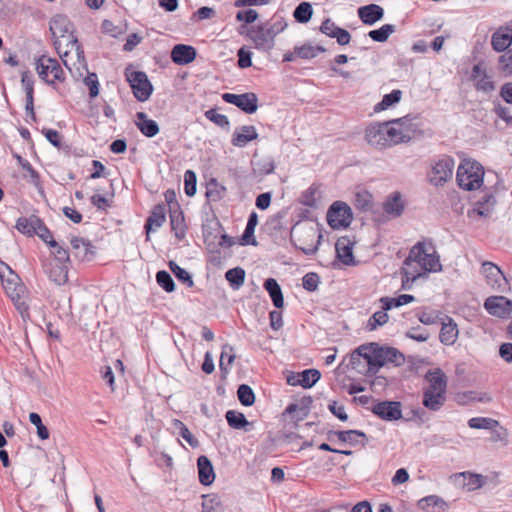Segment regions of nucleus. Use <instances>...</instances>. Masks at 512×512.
Returning a JSON list of instances; mask_svg holds the SVG:
<instances>
[{"mask_svg": "<svg viewBox=\"0 0 512 512\" xmlns=\"http://www.w3.org/2000/svg\"><path fill=\"white\" fill-rule=\"evenodd\" d=\"M236 355L234 353V348L229 344H225L222 347L221 355H220V370L223 374H227L230 370V367L234 363Z\"/></svg>", "mask_w": 512, "mask_h": 512, "instance_id": "obj_36", "label": "nucleus"}, {"mask_svg": "<svg viewBox=\"0 0 512 512\" xmlns=\"http://www.w3.org/2000/svg\"><path fill=\"white\" fill-rule=\"evenodd\" d=\"M402 92L400 90H393L391 93L384 95L381 102L375 106V111H382L398 103L401 99Z\"/></svg>", "mask_w": 512, "mask_h": 512, "instance_id": "obj_51", "label": "nucleus"}, {"mask_svg": "<svg viewBox=\"0 0 512 512\" xmlns=\"http://www.w3.org/2000/svg\"><path fill=\"white\" fill-rule=\"evenodd\" d=\"M496 204V199L493 194L486 193L480 200H478L473 208L468 211V217L473 221L487 219L493 213Z\"/></svg>", "mask_w": 512, "mask_h": 512, "instance_id": "obj_15", "label": "nucleus"}, {"mask_svg": "<svg viewBox=\"0 0 512 512\" xmlns=\"http://www.w3.org/2000/svg\"><path fill=\"white\" fill-rule=\"evenodd\" d=\"M355 205L361 210H369L372 208V196L367 191L358 192L356 194Z\"/></svg>", "mask_w": 512, "mask_h": 512, "instance_id": "obj_58", "label": "nucleus"}, {"mask_svg": "<svg viewBox=\"0 0 512 512\" xmlns=\"http://www.w3.org/2000/svg\"><path fill=\"white\" fill-rule=\"evenodd\" d=\"M445 400L446 395L423 392L422 403L431 411H438L444 405Z\"/></svg>", "mask_w": 512, "mask_h": 512, "instance_id": "obj_39", "label": "nucleus"}, {"mask_svg": "<svg viewBox=\"0 0 512 512\" xmlns=\"http://www.w3.org/2000/svg\"><path fill=\"white\" fill-rule=\"evenodd\" d=\"M125 76L130 84L135 98L140 102H145L148 100L153 92V86L149 81L146 73L127 68L125 71Z\"/></svg>", "mask_w": 512, "mask_h": 512, "instance_id": "obj_7", "label": "nucleus"}, {"mask_svg": "<svg viewBox=\"0 0 512 512\" xmlns=\"http://www.w3.org/2000/svg\"><path fill=\"white\" fill-rule=\"evenodd\" d=\"M85 85L89 88V95L90 97L94 98L98 96L99 94V82L98 77L95 73H90L85 79H84Z\"/></svg>", "mask_w": 512, "mask_h": 512, "instance_id": "obj_62", "label": "nucleus"}, {"mask_svg": "<svg viewBox=\"0 0 512 512\" xmlns=\"http://www.w3.org/2000/svg\"><path fill=\"white\" fill-rule=\"evenodd\" d=\"M196 181V174L192 170H187L184 174V190L187 196L196 193Z\"/></svg>", "mask_w": 512, "mask_h": 512, "instance_id": "obj_57", "label": "nucleus"}, {"mask_svg": "<svg viewBox=\"0 0 512 512\" xmlns=\"http://www.w3.org/2000/svg\"><path fill=\"white\" fill-rule=\"evenodd\" d=\"M372 412L386 421H394L402 417L401 404L395 401L379 402L374 405Z\"/></svg>", "mask_w": 512, "mask_h": 512, "instance_id": "obj_18", "label": "nucleus"}, {"mask_svg": "<svg viewBox=\"0 0 512 512\" xmlns=\"http://www.w3.org/2000/svg\"><path fill=\"white\" fill-rule=\"evenodd\" d=\"M196 55V49L185 44H177L171 51V59L177 65H187L193 62Z\"/></svg>", "mask_w": 512, "mask_h": 512, "instance_id": "obj_20", "label": "nucleus"}, {"mask_svg": "<svg viewBox=\"0 0 512 512\" xmlns=\"http://www.w3.org/2000/svg\"><path fill=\"white\" fill-rule=\"evenodd\" d=\"M205 116L210 121L214 122L220 127H228L229 120L226 115L220 114L216 109H210L205 112Z\"/></svg>", "mask_w": 512, "mask_h": 512, "instance_id": "obj_59", "label": "nucleus"}, {"mask_svg": "<svg viewBox=\"0 0 512 512\" xmlns=\"http://www.w3.org/2000/svg\"><path fill=\"white\" fill-rule=\"evenodd\" d=\"M386 136L388 137L389 145L394 146L400 143L409 142L416 133V125L409 117H402L385 122Z\"/></svg>", "mask_w": 512, "mask_h": 512, "instance_id": "obj_6", "label": "nucleus"}, {"mask_svg": "<svg viewBox=\"0 0 512 512\" xmlns=\"http://www.w3.org/2000/svg\"><path fill=\"white\" fill-rule=\"evenodd\" d=\"M417 507L424 512H445L448 503L437 495H429L417 502Z\"/></svg>", "mask_w": 512, "mask_h": 512, "instance_id": "obj_23", "label": "nucleus"}, {"mask_svg": "<svg viewBox=\"0 0 512 512\" xmlns=\"http://www.w3.org/2000/svg\"><path fill=\"white\" fill-rule=\"evenodd\" d=\"M383 208L385 213L392 218L400 216L404 209L400 194L393 193L388 197L384 202Z\"/></svg>", "mask_w": 512, "mask_h": 512, "instance_id": "obj_33", "label": "nucleus"}, {"mask_svg": "<svg viewBox=\"0 0 512 512\" xmlns=\"http://www.w3.org/2000/svg\"><path fill=\"white\" fill-rule=\"evenodd\" d=\"M50 31L54 38V45L64 65L72 70L86 69L84 51L73 34V25L67 16L58 14L50 21Z\"/></svg>", "mask_w": 512, "mask_h": 512, "instance_id": "obj_1", "label": "nucleus"}, {"mask_svg": "<svg viewBox=\"0 0 512 512\" xmlns=\"http://www.w3.org/2000/svg\"><path fill=\"white\" fill-rule=\"evenodd\" d=\"M386 131L385 122L371 124L365 130V139L370 146L377 149L390 147Z\"/></svg>", "mask_w": 512, "mask_h": 512, "instance_id": "obj_14", "label": "nucleus"}, {"mask_svg": "<svg viewBox=\"0 0 512 512\" xmlns=\"http://www.w3.org/2000/svg\"><path fill=\"white\" fill-rule=\"evenodd\" d=\"M395 31L394 25L385 24L379 29L371 30L368 35L369 37L376 42H384L389 36Z\"/></svg>", "mask_w": 512, "mask_h": 512, "instance_id": "obj_48", "label": "nucleus"}, {"mask_svg": "<svg viewBox=\"0 0 512 512\" xmlns=\"http://www.w3.org/2000/svg\"><path fill=\"white\" fill-rule=\"evenodd\" d=\"M225 278L232 288L237 290L244 284L245 271L240 267L229 269L225 273Z\"/></svg>", "mask_w": 512, "mask_h": 512, "instance_id": "obj_40", "label": "nucleus"}, {"mask_svg": "<svg viewBox=\"0 0 512 512\" xmlns=\"http://www.w3.org/2000/svg\"><path fill=\"white\" fill-rule=\"evenodd\" d=\"M350 364L353 369L360 373H365L367 369L366 355L364 352L360 351V347L351 354Z\"/></svg>", "mask_w": 512, "mask_h": 512, "instance_id": "obj_50", "label": "nucleus"}, {"mask_svg": "<svg viewBox=\"0 0 512 512\" xmlns=\"http://www.w3.org/2000/svg\"><path fill=\"white\" fill-rule=\"evenodd\" d=\"M360 351L366 355L367 369L365 374H375L381 367L388 363L396 366L404 362V356L397 349L391 347H379L377 344L361 345Z\"/></svg>", "mask_w": 512, "mask_h": 512, "instance_id": "obj_2", "label": "nucleus"}, {"mask_svg": "<svg viewBox=\"0 0 512 512\" xmlns=\"http://www.w3.org/2000/svg\"><path fill=\"white\" fill-rule=\"evenodd\" d=\"M459 330L455 321L446 317L445 321L442 322V327L439 333L440 342L444 345H453L458 338Z\"/></svg>", "mask_w": 512, "mask_h": 512, "instance_id": "obj_26", "label": "nucleus"}, {"mask_svg": "<svg viewBox=\"0 0 512 512\" xmlns=\"http://www.w3.org/2000/svg\"><path fill=\"white\" fill-rule=\"evenodd\" d=\"M320 372L316 369H307L297 374V382L303 388H311L320 379Z\"/></svg>", "mask_w": 512, "mask_h": 512, "instance_id": "obj_38", "label": "nucleus"}, {"mask_svg": "<svg viewBox=\"0 0 512 512\" xmlns=\"http://www.w3.org/2000/svg\"><path fill=\"white\" fill-rule=\"evenodd\" d=\"M484 174V168L478 161L464 159L457 168L456 180L460 188L473 191L482 187Z\"/></svg>", "mask_w": 512, "mask_h": 512, "instance_id": "obj_4", "label": "nucleus"}, {"mask_svg": "<svg viewBox=\"0 0 512 512\" xmlns=\"http://www.w3.org/2000/svg\"><path fill=\"white\" fill-rule=\"evenodd\" d=\"M325 49L321 46H313L311 44H304L299 47H295V53L302 59H311L318 55L320 52H324Z\"/></svg>", "mask_w": 512, "mask_h": 512, "instance_id": "obj_47", "label": "nucleus"}, {"mask_svg": "<svg viewBox=\"0 0 512 512\" xmlns=\"http://www.w3.org/2000/svg\"><path fill=\"white\" fill-rule=\"evenodd\" d=\"M30 422L36 426L37 435L41 440H46L49 438V431L47 427L42 423L41 417L39 414L32 412L29 414Z\"/></svg>", "mask_w": 512, "mask_h": 512, "instance_id": "obj_53", "label": "nucleus"}, {"mask_svg": "<svg viewBox=\"0 0 512 512\" xmlns=\"http://www.w3.org/2000/svg\"><path fill=\"white\" fill-rule=\"evenodd\" d=\"M238 66L240 68H248L252 65V52L245 47H241L238 52Z\"/></svg>", "mask_w": 512, "mask_h": 512, "instance_id": "obj_63", "label": "nucleus"}, {"mask_svg": "<svg viewBox=\"0 0 512 512\" xmlns=\"http://www.w3.org/2000/svg\"><path fill=\"white\" fill-rule=\"evenodd\" d=\"M202 512H223L221 500L216 495H204L202 501Z\"/></svg>", "mask_w": 512, "mask_h": 512, "instance_id": "obj_42", "label": "nucleus"}, {"mask_svg": "<svg viewBox=\"0 0 512 512\" xmlns=\"http://www.w3.org/2000/svg\"><path fill=\"white\" fill-rule=\"evenodd\" d=\"M222 98L225 102L237 106L248 114L256 112L258 108V98L254 93H244L239 95L225 93L222 95Z\"/></svg>", "mask_w": 512, "mask_h": 512, "instance_id": "obj_13", "label": "nucleus"}, {"mask_svg": "<svg viewBox=\"0 0 512 512\" xmlns=\"http://www.w3.org/2000/svg\"><path fill=\"white\" fill-rule=\"evenodd\" d=\"M166 220V209H165V206L164 205H156L152 212H151V215L148 217L147 221H146V224H145V229H146V234H147V239H149V233L154 229V228H159L161 227L164 222Z\"/></svg>", "mask_w": 512, "mask_h": 512, "instance_id": "obj_31", "label": "nucleus"}, {"mask_svg": "<svg viewBox=\"0 0 512 512\" xmlns=\"http://www.w3.org/2000/svg\"><path fill=\"white\" fill-rule=\"evenodd\" d=\"M169 268L179 281L183 282L188 287H192L194 285L191 275L177 263L170 261Z\"/></svg>", "mask_w": 512, "mask_h": 512, "instance_id": "obj_52", "label": "nucleus"}, {"mask_svg": "<svg viewBox=\"0 0 512 512\" xmlns=\"http://www.w3.org/2000/svg\"><path fill=\"white\" fill-rule=\"evenodd\" d=\"M382 7L376 4H370L358 9V16L365 24L372 25L383 17Z\"/></svg>", "mask_w": 512, "mask_h": 512, "instance_id": "obj_30", "label": "nucleus"}, {"mask_svg": "<svg viewBox=\"0 0 512 512\" xmlns=\"http://www.w3.org/2000/svg\"><path fill=\"white\" fill-rule=\"evenodd\" d=\"M303 288L307 291H315L318 288L320 279L319 276L316 273L310 272L304 275L303 277Z\"/></svg>", "mask_w": 512, "mask_h": 512, "instance_id": "obj_61", "label": "nucleus"}, {"mask_svg": "<svg viewBox=\"0 0 512 512\" xmlns=\"http://www.w3.org/2000/svg\"><path fill=\"white\" fill-rule=\"evenodd\" d=\"M335 435L340 441L347 442L351 445L358 443L365 445L367 442L366 434L358 430L337 431Z\"/></svg>", "mask_w": 512, "mask_h": 512, "instance_id": "obj_35", "label": "nucleus"}, {"mask_svg": "<svg viewBox=\"0 0 512 512\" xmlns=\"http://www.w3.org/2000/svg\"><path fill=\"white\" fill-rule=\"evenodd\" d=\"M70 244L74 253V256L80 260H89L93 254V246L90 241L81 237H72Z\"/></svg>", "mask_w": 512, "mask_h": 512, "instance_id": "obj_28", "label": "nucleus"}, {"mask_svg": "<svg viewBox=\"0 0 512 512\" xmlns=\"http://www.w3.org/2000/svg\"><path fill=\"white\" fill-rule=\"evenodd\" d=\"M14 157L16 158L18 164L29 174L31 182L35 186H38L39 185L38 172L36 170H34L33 167L31 166V164L26 159L21 157L20 155L14 154Z\"/></svg>", "mask_w": 512, "mask_h": 512, "instance_id": "obj_56", "label": "nucleus"}, {"mask_svg": "<svg viewBox=\"0 0 512 512\" xmlns=\"http://www.w3.org/2000/svg\"><path fill=\"white\" fill-rule=\"evenodd\" d=\"M410 252H416L415 259L427 272H437L441 270L439 257L435 247L431 243L418 242L411 248Z\"/></svg>", "mask_w": 512, "mask_h": 512, "instance_id": "obj_8", "label": "nucleus"}, {"mask_svg": "<svg viewBox=\"0 0 512 512\" xmlns=\"http://www.w3.org/2000/svg\"><path fill=\"white\" fill-rule=\"evenodd\" d=\"M156 280L159 286H161L166 292H173L175 289V283L170 274L164 270L157 272Z\"/></svg>", "mask_w": 512, "mask_h": 512, "instance_id": "obj_54", "label": "nucleus"}, {"mask_svg": "<svg viewBox=\"0 0 512 512\" xmlns=\"http://www.w3.org/2000/svg\"><path fill=\"white\" fill-rule=\"evenodd\" d=\"M199 481L203 485H210L214 482L215 473L211 461L202 455L197 460Z\"/></svg>", "mask_w": 512, "mask_h": 512, "instance_id": "obj_29", "label": "nucleus"}, {"mask_svg": "<svg viewBox=\"0 0 512 512\" xmlns=\"http://www.w3.org/2000/svg\"><path fill=\"white\" fill-rule=\"evenodd\" d=\"M353 246L354 242L348 237H340L335 244L337 257L345 265L355 264Z\"/></svg>", "mask_w": 512, "mask_h": 512, "instance_id": "obj_21", "label": "nucleus"}, {"mask_svg": "<svg viewBox=\"0 0 512 512\" xmlns=\"http://www.w3.org/2000/svg\"><path fill=\"white\" fill-rule=\"evenodd\" d=\"M295 247L306 255L314 254L318 250L321 235L317 225L311 222H298L290 232Z\"/></svg>", "mask_w": 512, "mask_h": 512, "instance_id": "obj_3", "label": "nucleus"}, {"mask_svg": "<svg viewBox=\"0 0 512 512\" xmlns=\"http://www.w3.org/2000/svg\"><path fill=\"white\" fill-rule=\"evenodd\" d=\"M313 14V9L310 3L302 2L300 3L293 12L294 18L299 23H307Z\"/></svg>", "mask_w": 512, "mask_h": 512, "instance_id": "obj_44", "label": "nucleus"}, {"mask_svg": "<svg viewBox=\"0 0 512 512\" xmlns=\"http://www.w3.org/2000/svg\"><path fill=\"white\" fill-rule=\"evenodd\" d=\"M225 417L229 426L234 429H241L248 425V421L246 420L244 414L241 412L229 410L226 412Z\"/></svg>", "mask_w": 512, "mask_h": 512, "instance_id": "obj_46", "label": "nucleus"}, {"mask_svg": "<svg viewBox=\"0 0 512 512\" xmlns=\"http://www.w3.org/2000/svg\"><path fill=\"white\" fill-rule=\"evenodd\" d=\"M0 265H1L0 266L1 278L2 279L4 278V272H3L2 268L6 269L12 277V279L7 280L8 284L5 287V289H6L7 293L9 294V296L14 300L16 297H19V293L17 291V283L15 282V280H17V276L13 273V271L7 264L1 262Z\"/></svg>", "mask_w": 512, "mask_h": 512, "instance_id": "obj_43", "label": "nucleus"}, {"mask_svg": "<svg viewBox=\"0 0 512 512\" xmlns=\"http://www.w3.org/2000/svg\"><path fill=\"white\" fill-rule=\"evenodd\" d=\"M425 378L428 385L423 392L446 395L447 379L440 369L428 371Z\"/></svg>", "mask_w": 512, "mask_h": 512, "instance_id": "obj_19", "label": "nucleus"}, {"mask_svg": "<svg viewBox=\"0 0 512 512\" xmlns=\"http://www.w3.org/2000/svg\"><path fill=\"white\" fill-rule=\"evenodd\" d=\"M36 225H39V218L37 216L22 217L17 220L16 228L19 232L32 236L36 232Z\"/></svg>", "mask_w": 512, "mask_h": 512, "instance_id": "obj_37", "label": "nucleus"}, {"mask_svg": "<svg viewBox=\"0 0 512 512\" xmlns=\"http://www.w3.org/2000/svg\"><path fill=\"white\" fill-rule=\"evenodd\" d=\"M135 125L144 136L149 138L156 136L160 130L156 121L150 119L145 112L136 113Z\"/></svg>", "mask_w": 512, "mask_h": 512, "instance_id": "obj_27", "label": "nucleus"}, {"mask_svg": "<svg viewBox=\"0 0 512 512\" xmlns=\"http://www.w3.org/2000/svg\"><path fill=\"white\" fill-rule=\"evenodd\" d=\"M52 254L44 264V271L52 282L63 285L68 281L69 254L64 248L53 250Z\"/></svg>", "mask_w": 512, "mask_h": 512, "instance_id": "obj_5", "label": "nucleus"}, {"mask_svg": "<svg viewBox=\"0 0 512 512\" xmlns=\"http://www.w3.org/2000/svg\"><path fill=\"white\" fill-rule=\"evenodd\" d=\"M237 395L240 403L244 406H251L255 402V394L252 388L246 384H241L238 387Z\"/></svg>", "mask_w": 512, "mask_h": 512, "instance_id": "obj_49", "label": "nucleus"}, {"mask_svg": "<svg viewBox=\"0 0 512 512\" xmlns=\"http://www.w3.org/2000/svg\"><path fill=\"white\" fill-rule=\"evenodd\" d=\"M492 47L497 52L505 51L512 44V28L496 31L492 36Z\"/></svg>", "mask_w": 512, "mask_h": 512, "instance_id": "obj_32", "label": "nucleus"}, {"mask_svg": "<svg viewBox=\"0 0 512 512\" xmlns=\"http://www.w3.org/2000/svg\"><path fill=\"white\" fill-rule=\"evenodd\" d=\"M353 214L351 208L344 202H334L328 212L327 221L333 229L347 228L352 222Z\"/></svg>", "mask_w": 512, "mask_h": 512, "instance_id": "obj_10", "label": "nucleus"}, {"mask_svg": "<svg viewBox=\"0 0 512 512\" xmlns=\"http://www.w3.org/2000/svg\"><path fill=\"white\" fill-rule=\"evenodd\" d=\"M36 70L39 77L48 84L56 81L62 82L65 79L64 71L57 59L41 56L36 63Z\"/></svg>", "mask_w": 512, "mask_h": 512, "instance_id": "obj_9", "label": "nucleus"}, {"mask_svg": "<svg viewBox=\"0 0 512 512\" xmlns=\"http://www.w3.org/2000/svg\"><path fill=\"white\" fill-rule=\"evenodd\" d=\"M388 310L376 311L368 320L366 328L369 331H374L378 327L383 326L388 322L389 316L387 314Z\"/></svg>", "mask_w": 512, "mask_h": 512, "instance_id": "obj_45", "label": "nucleus"}, {"mask_svg": "<svg viewBox=\"0 0 512 512\" xmlns=\"http://www.w3.org/2000/svg\"><path fill=\"white\" fill-rule=\"evenodd\" d=\"M257 138L256 128L252 125H244L235 130L231 142L236 147H245L250 141Z\"/></svg>", "mask_w": 512, "mask_h": 512, "instance_id": "obj_25", "label": "nucleus"}, {"mask_svg": "<svg viewBox=\"0 0 512 512\" xmlns=\"http://www.w3.org/2000/svg\"><path fill=\"white\" fill-rule=\"evenodd\" d=\"M319 196L317 187L311 186L302 194V203L306 206L313 207L316 205Z\"/></svg>", "mask_w": 512, "mask_h": 512, "instance_id": "obj_60", "label": "nucleus"}, {"mask_svg": "<svg viewBox=\"0 0 512 512\" xmlns=\"http://www.w3.org/2000/svg\"><path fill=\"white\" fill-rule=\"evenodd\" d=\"M499 69L507 74H512V53L508 51L499 57Z\"/></svg>", "mask_w": 512, "mask_h": 512, "instance_id": "obj_64", "label": "nucleus"}, {"mask_svg": "<svg viewBox=\"0 0 512 512\" xmlns=\"http://www.w3.org/2000/svg\"><path fill=\"white\" fill-rule=\"evenodd\" d=\"M497 424V421L491 418L474 417L468 421V425L473 429H492Z\"/></svg>", "mask_w": 512, "mask_h": 512, "instance_id": "obj_55", "label": "nucleus"}, {"mask_svg": "<svg viewBox=\"0 0 512 512\" xmlns=\"http://www.w3.org/2000/svg\"><path fill=\"white\" fill-rule=\"evenodd\" d=\"M455 162L451 157H442L438 159L431 167L429 172V181L435 186L443 185L450 180L453 175Z\"/></svg>", "mask_w": 512, "mask_h": 512, "instance_id": "obj_12", "label": "nucleus"}, {"mask_svg": "<svg viewBox=\"0 0 512 512\" xmlns=\"http://www.w3.org/2000/svg\"><path fill=\"white\" fill-rule=\"evenodd\" d=\"M264 288L269 293L276 308H282L284 304L282 290L274 278H268L264 282Z\"/></svg>", "mask_w": 512, "mask_h": 512, "instance_id": "obj_34", "label": "nucleus"}, {"mask_svg": "<svg viewBox=\"0 0 512 512\" xmlns=\"http://www.w3.org/2000/svg\"><path fill=\"white\" fill-rule=\"evenodd\" d=\"M487 283L496 290L505 291L508 281L501 269L492 262H484L481 269Z\"/></svg>", "mask_w": 512, "mask_h": 512, "instance_id": "obj_16", "label": "nucleus"}, {"mask_svg": "<svg viewBox=\"0 0 512 512\" xmlns=\"http://www.w3.org/2000/svg\"><path fill=\"white\" fill-rule=\"evenodd\" d=\"M36 235H38L50 248L58 250L62 248L54 239L49 229L39 219V225H36Z\"/></svg>", "mask_w": 512, "mask_h": 512, "instance_id": "obj_41", "label": "nucleus"}, {"mask_svg": "<svg viewBox=\"0 0 512 512\" xmlns=\"http://www.w3.org/2000/svg\"><path fill=\"white\" fill-rule=\"evenodd\" d=\"M415 253L416 252H409L401 268V275L419 279L426 276L428 272L424 270L423 266L415 259Z\"/></svg>", "mask_w": 512, "mask_h": 512, "instance_id": "obj_24", "label": "nucleus"}, {"mask_svg": "<svg viewBox=\"0 0 512 512\" xmlns=\"http://www.w3.org/2000/svg\"><path fill=\"white\" fill-rule=\"evenodd\" d=\"M471 77L475 82V87L477 90L483 92H490L494 90V83L487 75L483 64L478 63L473 66Z\"/></svg>", "mask_w": 512, "mask_h": 512, "instance_id": "obj_22", "label": "nucleus"}, {"mask_svg": "<svg viewBox=\"0 0 512 512\" xmlns=\"http://www.w3.org/2000/svg\"><path fill=\"white\" fill-rule=\"evenodd\" d=\"M247 37L253 42L254 47L262 52H270L275 46V37L267 28V24L251 26L247 31Z\"/></svg>", "mask_w": 512, "mask_h": 512, "instance_id": "obj_11", "label": "nucleus"}, {"mask_svg": "<svg viewBox=\"0 0 512 512\" xmlns=\"http://www.w3.org/2000/svg\"><path fill=\"white\" fill-rule=\"evenodd\" d=\"M485 309L489 314L507 318L512 316V301L504 296H491L484 303Z\"/></svg>", "mask_w": 512, "mask_h": 512, "instance_id": "obj_17", "label": "nucleus"}]
</instances>
